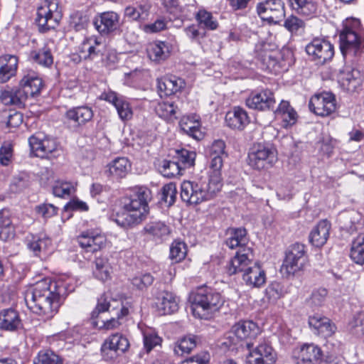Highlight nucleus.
<instances>
[{
    "label": "nucleus",
    "instance_id": "obj_7",
    "mask_svg": "<svg viewBox=\"0 0 364 364\" xmlns=\"http://www.w3.org/2000/svg\"><path fill=\"white\" fill-rule=\"evenodd\" d=\"M28 144L31 152L36 157L51 160L61 154V150L56 141L54 139L43 136L41 134L30 136Z\"/></svg>",
    "mask_w": 364,
    "mask_h": 364
},
{
    "label": "nucleus",
    "instance_id": "obj_36",
    "mask_svg": "<svg viewBox=\"0 0 364 364\" xmlns=\"http://www.w3.org/2000/svg\"><path fill=\"white\" fill-rule=\"evenodd\" d=\"M170 45L163 41H156L148 44L146 53L149 59L159 63L165 60L170 53Z\"/></svg>",
    "mask_w": 364,
    "mask_h": 364
},
{
    "label": "nucleus",
    "instance_id": "obj_13",
    "mask_svg": "<svg viewBox=\"0 0 364 364\" xmlns=\"http://www.w3.org/2000/svg\"><path fill=\"white\" fill-rule=\"evenodd\" d=\"M247 348L250 350L248 363L250 364H274L277 360V354L270 344L264 341L256 347L253 343L247 342Z\"/></svg>",
    "mask_w": 364,
    "mask_h": 364
},
{
    "label": "nucleus",
    "instance_id": "obj_56",
    "mask_svg": "<svg viewBox=\"0 0 364 364\" xmlns=\"http://www.w3.org/2000/svg\"><path fill=\"white\" fill-rule=\"evenodd\" d=\"M177 190L173 183L166 184L162 188L161 200L171 205L174 203L176 198Z\"/></svg>",
    "mask_w": 364,
    "mask_h": 364
},
{
    "label": "nucleus",
    "instance_id": "obj_64",
    "mask_svg": "<svg viewBox=\"0 0 364 364\" xmlns=\"http://www.w3.org/2000/svg\"><path fill=\"white\" fill-rule=\"evenodd\" d=\"M13 156V147L9 142H4L0 148V164L7 166Z\"/></svg>",
    "mask_w": 364,
    "mask_h": 364
},
{
    "label": "nucleus",
    "instance_id": "obj_47",
    "mask_svg": "<svg viewBox=\"0 0 364 364\" xmlns=\"http://www.w3.org/2000/svg\"><path fill=\"white\" fill-rule=\"evenodd\" d=\"M155 111L159 117L167 120H171L177 117L176 114L178 112V108L172 102H159Z\"/></svg>",
    "mask_w": 364,
    "mask_h": 364
},
{
    "label": "nucleus",
    "instance_id": "obj_21",
    "mask_svg": "<svg viewBox=\"0 0 364 364\" xmlns=\"http://www.w3.org/2000/svg\"><path fill=\"white\" fill-rule=\"evenodd\" d=\"M274 93L268 89L252 92L246 100V105L253 109H273L275 105Z\"/></svg>",
    "mask_w": 364,
    "mask_h": 364
},
{
    "label": "nucleus",
    "instance_id": "obj_17",
    "mask_svg": "<svg viewBox=\"0 0 364 364\" xmlns=\"http://www.w3.org/2000/svg\"><path fill=\"white\" fill-rule=\"evenodd\" d=\"M110 311L113 314L117 316L118 318L129 314V309L125 304L121 301L111 299L106 294H102L97 300L95 309L92 312V318H97L100 313Z\"/></svg>",
    "mask_w": 364,
    "mask_h": 364
},
{
    "label": "nucleus",
    "instance_id": "obj_42",
    "mask_svg": "<svg viewBox=\"0 0 364 364\" xmlns=\"http://www.w3.org/2000/svg\"><path fill=\"white\" fill-rule=\"evenodd\" d=\"M212 157L210 161V176L208 178L213 184H214L219 189H221L222 177H221V168L223 166V158L222 156H210Z\"/></svg>",
    "mask_w": 364,
    "mask_h": 364
},
{
    "label": "nucleus",
    "instance_id": "obj_40",
    "mask_svg": "<svg viewBox=\"0 0 364 364\" xmlns=\"http://www.w3.org/2000/svg\"><path fill=\"white\" fill-rule=\"evenodd\" d=\"M26 241L28 250L36 256H40L41 253L46 252L52 244L51 240L46 236L41 238L31 235V237H27Z\"/></svg>",
    "mask_w": 364,
    "mask_h": 364
},
{
    "label": "nucleus",
    "instance_id": "obj_59",
    "mask_svg": "<svg viewBox=\"0 0 364 364\" xmlns=\"http://www.w3.org/2000/svg\"><path fill=\"white\" fill-rule=\"evenodd\" d=\"M284 26L291 33H296L304 28L305 23L299 17L291 15L285 20Z\"/></svg>",
    "mask_w": 364,
    "mask_h": 364
},
{
    "label": "nucleus",
    "instance_id": "obj_15",
    "mask_svg": "<svg viewBox=\"0 0 364 364\" xmlns=\"http://www.w3.org/2000/svg\"><path fill=\"white\" fill-rule=\"evenodd\" d=\"M79 245L87 252H96L105 247L107 238L98 229L82 231L77 237Z\"/></svg>",
    "mask_w": 364,
    "mask_h": 364
},
{
    "label": "nucleus",
    "instance_id": "obj_41",
    "mask_svg": "<svg viewBox=\"0 0 364 364\" xmlns=\"http://www.w3.org/2000/svg\"><path fill=\"white\" fill-rule=\"evenodd\" d=\"M1 100L5 105L21 107L28 98L21 87L16 90H4L1 93Z\"/></svg>",
    "mask_w": 364,
    "mask_h": 364
},
{
    "label": "nucleus",
    "instance_id": "obj_16",
    "mask_svg": "<svg viewBox=\"0 0 364 364\" xmlns=\"http://www.w3.org/2000/svg\"><path fill=\"white\" fill-rule=\"evenodd\" d=\"M129 348V342L128 339L120 333H114L105 341L101 350L103 358L109 360L124 353Z\"/></svg>",
    "mask_w": 364,
    "mask_h": 364
},
{
    "label": "nucleus",
    "instance_id": "obj_2",
    "mask_svg": "<svg viewBox=\"0 0 364 364\" xmlns=\"http://www.w3.org/2000/svg\"><path fill=\"white\" fill-rule=\"evenodd\" d=\"M151 199V192L148 188H135L130 197L124 198L122 212L117 214L116 223L124 228L140 223L149 213L148 203Z\"/></svg>",
    "mask_w": 364,
    "mask_h": 364
},
{
    "label": "nucleus",
    "instance_id": "obj_18",
    "mask_svg": "<svg viewBox=\"0 0 364 364\" xmlns=\"http://www.w3.org/2000/svg\"><path fill=\"white\" fill-rule=\"evenodd\" d=\"M253 259L254 255L250 247L239 249L226 265L227 274L232 276L238 272H245L254 264Z\"/></svg>",
    "mask_w": 364,
    "mask_h": 364
},
{
    "label": "nucleus",
    "instance_id": "obj_8",
    "mask_svg": "<svg viewBox=\"0 0 364 364\" xmlns=\"http://www.w3.org/2000/svg\"><path fill=\"white\" fill-rule=\"evenodd\" d=\"M260 332L259 327L254 321H240L232 326L226 341L223 344L230 348L237 346L240 341L256 338Z\"/></svg>",
    "mask_w": 364,
    "mask_h": 364
},
{
    "label": "nucleus",
    "instance_id": "obj_34",
    "mask_svg": "<svg viewBox=\"0 0 364 364\" xmlns=\"http://www.w3.org/2000/svg\"><path fill=\"white\" fill-rule=\"evenodd\" d=\"M144 234L151 237L155 241H163L171 233L170 228L164 222H149L144 227Z\"/></svg>",
    "mask_w": 364,
    "mask_h": 364
},
{
    "label": "nucleus",
    "instance_id": "obj_23",
    "mask_svg": "<svg viewBox=\"0 0 364 364\" xmlns=\"http://www.w3.org/2000/svg\"><path fill=\"white\" fill-rule=\"evenodd\" d=\"M119 15L113 11H107L96 16L94 20V26L101 35H108L119 27Z\"/></svg>",
    "mask_w": 364,
    "mask_h": 364
},
{
    "label": "nucleus",
    "instance_id": "obj_12",
    "mask_svg": "<svg viewBox=\"0 0 364 364\" xmlns=\"http://www.w3.org/2000/svg\"><path fill=\"white\" fill-rule=\"evenodd\" d=\"M311 112L321 117H327L336 109V102L334 95L323 92L313 95L309 102Z\"/></svg>",
    "mask_w": 364,
    "mask_h": 364
},
{
    "label": "nucleus",
    "instance_id": "obj_50",
    "mask_svg": "<svg viewBox=\"0 0 364 364\" xmlns=\"http://www.w3.org/2000/svg\"><path fill=\"white\" fill-rule=\"evenodd\" d=\"M196 19L198 22V26L208 30H215L218 26V21L212 14L204 9H200L197 12Z\"/></svg>",
    "mask_w": 364,
    "mask_h": 364
},
{
    "label": "nucleus",
    "instance_id": "obj_38",
    "mask_svg": "<svg viewBox=\"0 0 364 364\" xmlns=\"http://www.w3.org/2000/svg\"><path fill=\"white\" fill-rule=\"evenodd\" d=\"M242 279L246 284L258 287L264 284L266 277L265 273L261 269L260 267L256 263L253 264L250 267H248L242 275Z\"/></svg>",
    "mask_w": 364,
    "mask_h": 364
},
{
    "label": "nucleus",
    "instance_id": "obj_57",
    "mask_svg": "<svg viewBox=\"0 0 364 364\" xmlns=\"http://www.w3.org/2000/svg\"><path fill=\"white\" fill-rule=\"evenodd\" d=\"M284 294V288L279 282H272L266 289V295L268 299L272 301L280 299Z\"/></svg>",
    "mask_w": 364,
    "mask_h": 364
},
{
    "label": "nucleus",
    "instance_id": "obj_31",
    "mask_svg": "<svg viewBox=\"0 0 364 364\" xmlns=\"http://www.w3.org/2000/svg\"><path fill=\"white\" fill-rule=\"evenodd\" d=\"M331 223L327 220H321L309 234V242L316 247L326 244L329 237Z\"/></svg>",
    "mask_w": 364,
    "mask_h": 364
},
{
    "label": "nucleus",
    "instance_id": "obj_49",
    "mask_svg": "<svg viewBox=\"0 0 364 364\" xmlns=\"http://www.w3.org/2000/svg\"><path fill=\"white\" fill-rule=\"evenodd\" d=\"M196 346V341L194 337H183L175 343L173 351L177 355L183 356L188 354Z\"/></svg>",
    "mask_w": 364,
    "mask_h": 364
},
{
    "label": "nucleus",
    "instance_id": "obj_6",
    "mask_svg": "<svg viewBox=\"0 0 364 364\" xmlns=\"http://www.w3.org/2000/svg\"><path fill=\"white\" fill-rule=\"evenodd\" d=\"M62 18L58 0H43L37 9L36 23L41 32L57 27Z\"/></svg>",
    "mask_w": 364,
    "mask_h": 364
},
{
    "label": "nucleus",
    "instance_id": "obj_43",
    "mask_svg": "<svg viewBox=\"0 0 364 364\" xmlns=\"http://www.w3.org/2000/svg\"><path fill=\"white\" fill-rule=\"evenodd\" d=\"M112 267L106 257H100L95 260L93 274L100 280L105 281L110 277Z\"/></svg>",
    "mask_w": 364,
    "mask_h": 364
},
{
    "label": "nucleus",
    "instance_id": "obj_39",
    "mask_svg": "<svg viewBox=\"0 0 364 364\" xmlns=\"http://www.w3.org/2000/svg\"><path fill=\"white\" fill-rule=\"evenodd\" d=\"M108 173L112 179L124 178L131 168L129 160L125 157L115 159L108 165Z\"/></svg>",
    "mask_w": 364,
    "mask_h": 364
},
{
    "label": "nucleus",
    "instance_id": "obj_3",
    "mask_svg": "<svg viewBox=\"0 0 364 364\" xmlns=\"http://www.w3.org/2000/svg\"><path fill=\"white\" fill-rule=\"evenodd\" d=\"M193 314L196 317L207 319L212 314L218 311L223 301L220 293L210 287H198L189 296Z\"/></svg>",
    "mask_w": 364,
    "mask_h": 364
},
{
    "label": "nucleus",
    "instance_id": "obj_44",
    "mask_svg": "<svg viewBox=\"0 0 364 364\" xmlns=\"http://www.w3.org/2000/svg\"><path fill=\"white\" fill-rule=\"evenodd\" d=\"M350 257L353 262L358 264L364 263V232L360 233L353 241Z\"/></svg>",
    "mask_w": 364,
    "mask_h": 364
},
{
    "label": "nucleus",
    "instance_id": "obj_27",
    "mask_svg": "<svg viewBox=\"0 0 364 364\" xmlns=\"http://www.w3.org/2000/svg\"><path fill=\"white\" fill-rule=\"evenodd\" d=\"M225 121L228 127L235 130H242L250 123L247 112L240 107H235L228 111Z\"/></svg>",
    "mask_w": 364,
    "mask_h": 364
},
{
    "label": "nucleus",
    "instance_id": "obj_30",
    "mask_svg": "<svg viewBox=\"0 0 364 364\" xmlns=\"http://www.w3.org/2000/svg\"><path fill=\"white\" fill-rule=\"evenodd\" d=\"M199 117L193 115H187L181 118L180 121V127L181 131L193 137L194 139L200 140L203 137V134L200 131V123Z\"/></svg>",
    "mask_w": 364,
    "mask_h": 364
},
{
    "label": "nucleus",
    "instance_id": "obj_32",
    "mask_svg": "<svg viewBox=\"0 0 364 364\" xmlns=\"http://www.w3.org/2000/svg\"><path fill=\"white\" fill-rule=\"evenodd\" d=\"M18 58L15 55H4L0 57V83L9 81L16 73Z\"/></svg>",
    "mask_w": 364,
    "mask_h": 364
},
{
    "label": "nucleus",
    "instance_id": "obj_53",
    "mask_svg": "<svg viewBox=\"0 0 364 364\" xmlns=\"http://www.w3.org/2000/svg\"><path fill=\"white\" fill-rule=\"evenodd\" d=\"M31 55L33 60L40 65L49 66L53 63L50 49L46 46L38 52H33Z\"/></svg>",
    "mask_w": 364,
    "mask_h": 364
},
{
    "label": "nucleus",
    "instance_id": "obj_54",
    "mask_svg": "<svg viewBox=\"0 0 364 364\" xmlns=\"http://www.w3.org/2000/svg\"><path fill=\"white\" fill-rule=\"evenodd\" d=\"M34 364H63L60 357L51 350L40 352Z\"/></svg>",
    "mask_w": 364,
    "mask_h": 364
},
{
    "label": "nucleus",
    "instance_id": "obj_48",
    "mask_svg": "<svg viewBox=\"0 0 364 364\" xmlns=\"http://www.w3.org/2000/svg\"><path fill=\"white\" fill-rule=\"evenodd\" d=\"M159 171L166 178H171L181 175L183 169L176 161L163 160L159 165Z\"/></svg>",
    "mask_w": 364,
    "mask_h": 364
},
{
    "label": "nucleus",
    "instance_id": "obj_24",
    "mask_svg": "<svg viewBox=\"0 0 364 364\" xmlns=\"http://www.w3.org/2000/svg\"><path fill=\"white\" fill-rule=\"evenodd\" d=\"M155 304L160 315L171 314L178 309V299L168 291H160L156 296Z\"/></svg>",
    "mask_w": 364,
    "mask_h": 364
},
{
    "label": "nucleus",
    "instance_id": "obj_1",
    "mask_svg": "<svg viewBox=\"0 0 364 364\" xmlns=\"http://www.w3.org/2000/svg\"><path fill=\"white\" fill-rule=\"evenodd\" d=\"M67 284L62 281L44 279L36 282L25 294L27 307L34 314L50 319L58 311L61 299L68 294Z\"/></svg>",
    "mask_w": 364,
    "mask_h": 364
},
{
    "label": "nucleus",
    "instance_id": "obj_60",
    "mask_svg": "<svg viewBox=\"0 0 364 364\" xmlns=\"http://www.w3.org/2000/svg\"><path fill=\"white\" fill-rule=\"evenodd\" d=\"M116 107L118 115L122 121H128L132 118L133 112L129 103L124 97L117 104Z\"/></svg>",
    "mask_w": 364,
    "mask_h": 364
},
{
    "label": "nucleus",
    "instance_id": "obj_61",
    "mask_svg": "<svg viewBox=\"0 0 364 364\" xmlns=\"http://www.w3.org/2000/svg\"><path fill=\"white\" fill-rule=\"evenodd\" d=\"M73 186L71 183L67 181H56L55 186L53 187V193L55 196L65 197L69 196Z\"/></svg>",
    "mask_w": 364,
    "mask_h": 364
},
{
    "label": "nucleus",
    "instance_id": "obj_20",
    "mask_svg": "<svg viewBox=\"0 0 364 364\" xmlns=\"http://www.w3.org/2000/svg\"><path fill=\"white\" fill-rule=\"evenodd\" d=\"M269 45L266 43L257 44L255 51L257 58L264 65V68L271 72L278 73V60L282 57L279 50H269Z\"/></svg>",
    "mask_w": 364,
    "mask_h": 364
},
{
    "label": "nucleus",
    "instance_id": "obj_52",
    "mask_svg": "<svg viewBox=\"0 0 364 364\" xmlns=\"http://www.w3.org/2000/svg\"><path fill=\"white\" fill-rule=\"evenodd\" d=\"M360 215L355 212L349 213L341 218L342 228L349 232H353L358 230Z\"/></svg>",
    "mask_w": 364,
    "mask_h": 364
},
{
    "label": "nucleus",
    "instance_id": "obj_33",
    "mask_svg": "<svg viewBox=\"0 0 364 364\" xmlns=\"http://www.w3.org/2000/svg\"><path fill=\"white\" fill-rule=\"evenodd\" d=\"M227 238L225 240L226 245L230 249L239 247H247L246 246L248 239L247 237V231L242 228H230L226 231Z\"/></svg>",
    "mask_w": 364,
    "mask_h": 364
},
{
    "label": "nucleus",
    "instance_id": "obj_22",
    "mask_svg": "<svg viewBox=\"0 0 364 364\" xmlns=\"http://www.w3.org/2000/svg\"><path fill=\"white\" fill-rule=\"evenodd\" d=\"M104 45L101 38L92 36L85 38L80 45L79 58L84 60H94L102 55Z\"/></svg>",
    "mask_w": 364,
    "mask_h": 364
},
{
    "label": "nucleus",
    "instance_id": "obj_58",
    "mask_svg": "<svg viewBox=\"0 0 364 364\" xmlns=\"http://www.w3.org/2000/svg\"><path fill=\"white\" fill-rule=\"evenodd\" d=\"M157 87L161 97L175 94L173 87H172V80L167 76L158 79Z\"/></svg>",
    "mask_w": 364,
    "mask_h": 364
},
{
    "label": "nucleus",
    "instance_id": "obj_5",
    "mask_svg": "<svg viewBox=\"0 0 364 364\" xmlns=\"http://www.w3.org/2000/svg\"><path fill=\"white\" fill-rule=\"evenodd\" d=\"M360 22L358 19H347L340 32V49L343 56H356L364 50V38L359 33Z\"/></svg>",
    "mask_w": 364,
    "mask_h": 364
},
{
    "label": "nucleus",
    "instance_id": "obj_10",
    "mask_svg": "<svg viewBox=\"0 0 364 364\" xmlns=\"http://www.w3.org/2000/svg\"><path fill=\"white\" fill-rule=\"evenodd\" d=\"M306 260L305 246L303 244L294 243L286 253L281 271L287 277L292 276L303 268Z\"/></svg>",
    "mask_w": 364,
    "mask_h": 364
},
{
    "label": "nucleus",
    "instance_id": "obj_11",
    "mask_svg": "<svg viewBox=\"0 0 364 364\" xmlns=\"http://www.w3.org/2000/svg\"><path fill=\"white\" fill-rule=\"evenodd\" d=\"M311 60L318 65H323L334 55V48L330 41L321 38H314L305 48Z\"/></svg>",
    "mask_w": 364,
    "mask_h": 364
},
{
    "label": "nucleus",
    "instance_id": "obj_4",
    "mask_svg": "<svg viewBox=\"0 0 364 364\" xmlns=\"http://www.w3.org/2000/svg\"><path fill=\"white\" fill-rule=\"evenodd\" d=\"M220 191L207 178L184 181L181 185V198L190 205H198L212 199Z\"/></svg>",
    "mask_w": 364,
    "mask_h": 364
},
{
    "label": "nucleus",
    "instance_id": "obj_28",
    "mask_svg": "<svg viewBox=\"0 0 364 364\" xmlns=\"http://www.w3.org/2000/svg\"><path fill=\"white\" fill-rule=\"evenodd\" d=\"M338 81L341 87L348 92H355L362 82L359 70L348 67L341 71Z\"/></svg>",
    "mask_w": 364,
    "mask_h": 364
},
{
    "label": "nucleus",
    "instance_id": "obj_14",
    "mask_svg": "<svg viewBox=\"0 0 364 364\" xmlns=\"http://www.w3.org/2000/svg\"><path fill=\"white\" fill-rule=\"evenodd\" d=\"M257 14L264 21L279 23L285 16L284 4L282 0H266L257 6Z\"/></svg>",
    "mask_w": 364,
    "mask_h": 364
},
{
    "label": "nucleus",
    "instance_id": "obj_26",
    "mask_svg": "<svg viewBox=\"0 0 364 364\" xmlns=\"http://www.w3.org/2000/svg\"><path fill=\"white\" fill-rule=\"evenodd\" d=\"M23 327L19 313L14 309L8 308L0 311V329L16 331Z\"/></svg>",
    "mask_w": 364,
    "mask_h": 364
},
{
    "label": "nucleus",
    "instance_id": "obj_63",
    "mask_svg": "<svg viewBox=\"0 0 364 364\" xmlns=\"http://www.w3.org/2000/svg\"><path fill=\"white\" fill-rule=\"evenodd\" d=\"M327 296V291L326 289H318L312 292L311 296L309 300V304L311 306H321Z\"/></svg>",
    "mask_w": 364,
    "mask_h": 364
},
{
    "label": "nucleus",
    "instance_id": "obj_25",
    "mask_svg": "<svg viewBox=\"0 0 364 364\" xmlns=\"http://www.w3.org/2000/svg\"><path fill=\"white\" fill-rule=\"evenodd\" d=\"M309 325L315 334L323 338L331 336L336 331L335 324L328 318L318 314L309 316Z\"/></svg>",
    "mask_w": 364,
    "mask_h": 364
},
{
    "label": "nucleus",
    "instance_id": "obj_51",
    "mask_svg": "<svg viewBox=\"0 0 364 364\" xmlns=\"http://www.w3.org/2000/svg\"><path fill=\"white\" fill-rule=\"evenodd\" d=\"M186 245L181 241L175 240L170 247L169 257L173 262L178 263L182 261L186 256Z\"/></svg>",
    "mask_w": 364,
    "mask_h": 364
},
{
    "label": "nucleus",
    "instance_id": "obj_29",
    "mask_svg": "<svg viewBox=\"0 0 364 364\" xmlns=\"http://www.w3.org/2000/svg\"><path fill=\"white\" fill-rule=\"evenodd\" d=\"M93 111L87 106H79L71 108L65 112V118L73 122L75 126L80 127L85 125L93 118Z\"/></svg>",
    "mask_w": 364,
    "mask_h": 364
},
{
    "label": "nucleus",
    "instance_id": "obj_45",
    "mask_svg": "<svg viewBox=\"0 0 364 364\" xmlns=\"http://www.w3.org/2000/svg\"><path fill=\"white\" fill-rule=\"evenodd\" d=\"M196 156V154L194 151H188L186 149H181L176 150L174 159L176 160V163L181 166L183 170H184L194 165Z\"/></svg>",
    "mask_w": 364,
    "mask_h": 364
},
{
    "label": "nucleus",
    "instance_id": "obj_46",
    "mask_svg": "<svg viewBox=\"0 0 364 364\" xmlns=\"http://www.w3.org/2000/svg\"><path fill=\"white\" fill-rule=\"evenodd\" d=\"M14 236V228L9 213L6 210L0 211V240L6 241Z\"/></svg>",
    "mask_w": 364,
    "mask_h": 364
},
{
    "label": "nucleus",
    "instance_id": "obj_55",
    "mask_svg": "<svg viewBox=\"0 0 364 364\" xmlns=\"http://www.w3.org/2000/svg\"><path fill=\"white\" fill-rule=\"evenodd\" d=\"M154 278L150 273H144L135 276L132 279V284L138 289L143 290L151 286Z\"/></svg>",
    "mask_w": 364,
    "mask_h": 364
},
{
    "label": "nucleus",
    "instance_id": "obj_35",
    "mask_svg": "<svg viewBox=\"0 0 364 364\" xmlns=\"http://www.w3.org/2000/svg\"><path fill=\"white\" fill-rule=\"evenodd\" d=\"M42 87V80L33 72L26 75L20 82V87L28 97L38 95Z\"/></svg>",
    "mask_w": 364,
    "mask_h": 364
},
{
    "label": "nucleus",
    "instance_id": "obj_37",
    "mask_svg": "<svg viewBox=\"0 0 364 364\" xmlns=\"http://www.w3.org/2000/svg\"><path fill=\"white\" fill-rule=\"evenodd\" d=\"M289 2L292 9L299 15L311 18L317 14L316 0H289Z\"/></svg>",
    "mask_w": 364,
    "mask_h": 364
},
{
    "label": "nucleus",
    "instance_id": "obj_19",
    "mask_svg": "<svg viewBox=\"0 0 364 364\" xmlns=\"http://www.w3.org/2000/svg\"><path fill=\"white\" fill-rule=\"evenodd\" d=\"M322 351L314 343H304L294 350L293 358L297 364H317L322 362Z\"/></svg>",
    "mask_w": 364,
    "mask_h": 364
},
{
    "label": "nucleus",
    "instance_id": "obj_9",
    "mask_svg": "<svg viewBox=\"0 0 364 364\" xmlns=\"http://www.w3.org/2000/svg\"><path fill=\"white\" fill-rule=\"evenodd\" d=\"M277 161L274 149L262 144H255L248 153V164L255 169H268Z\"/></svg>",
    "mask_w": 364,
    "mask_h": 364
},
{
    "label": "nucleus",
    "instance_id": "obj_62",
    "mask_svg": "<svg viewBox=\"0 0 364 364\" xmlns=\"http://www.w3.org/2000/svg\"><path fill=\"white\" fill-rule=\"evenodd\" d=\"M353 333L358 336L364 334V313L356 314L349 323Z\"/></svg>",
    "mask_w": 364,
    "mask_h": 364
}]
</instances>
